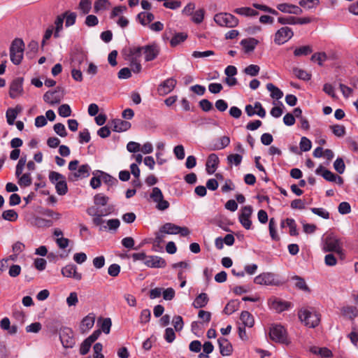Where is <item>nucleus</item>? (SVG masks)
<instances>
[{"instance_id": "nucleus-12", "label": "nucleus", "mask_w": 358, "mask_h": 358, "mask_svg": "<svg viewBox=\"0 0 358 358\" xmlns=\"http://www.w3.org/2000/svg\"><path fill=\"white\" fill-rule=\"evenodd\" d=\"M61 272L64 277L73 278L78 281H80L83 278L82 273L77 271V266L74 264L65 266L62 268Z\"/></svg>"}, {"instance_id": "nucleus-36", "label": "nucleus", "mask_w": 358, "mask_h": 358, "mask_svg": "<svg viewBox=\"0 0 358 358\" xmlns=\"http://www.w3.org/2000/svg\"><path fill=\"white\" fill-rule=\"evenodd\" d=\"M344 316L352 320L358 315V310L355 306L343 307L341 310Z\"/></svg>"}, {"instance_id": "nucleus-24", "label": "nucleus", "mask_w": 358, "mask_h": 358, "mask_svg": "<svg viewBox=\"0 0 358 358\" xmlns=\"http://www.w3.org/2000/svg\"><path fill=\"white\" fill-rule=\"evenodd\" d=\"M95 322V317L93 314H90L85 317L80 324V331L85 333L92 328Z\"/></svg>"}, {"instance_id": "nucleus-61", "label": "nucleus", "mask_w": 358, "mask_h": 358, "mask_svg": "<svg viewBox=\"0 0 358 358\" xmlns=\"http://www.w3.org/2000/svg\"><path fill=\"white\" fill-rule=\"evenodd\" d=\"M120 225V222L118 219H110L106 222V230L116 231Z\"/></svg>"}, {"instance_id": "nucleus-34", "label": "nucleus", "mask_w": 358, "mask_h": 358, "mask_svg": "<svg viewBox=\"0 0 358 358\" xmlns=\"http://www.w3.org/2000/svg\"><path fill=\"white\" fill-rule=\"evenodd\" d=\"M266 89L271 92V96L273 99L278 100L283 96V92L273 83H268Z\"/></svg>"}, {"instance_id": "nucleus-29", "label": "nucleus", "mask_w": 358, "mask_h": 358, "mask_svg": "<svg viewBox=\"0 0 358 358\" xmlns=\"http://www.w3.org/2000/svg\"><path fill=\"white\" fill-rule=\"evenodd\" d=\"M233 11L237 15L245 17H254L259 14V13L257 10L250 7L237 8H235Z\"/></svg>"}, {"instance_id": "nucleus-43", "label": "nucleus", "mask_w": 358, "mask_h": 358, "mask_svg": "<svg viewBox=\"0 0 358 358\" xmlns=\"http://www.w3.org/2000/svg\"><path fill=\"white\" fill-rule=\"evenodd\" d=\"M205 15L203 8H200L192 13V20L196 24H200L203 22Z\"/></svg>"}, {"instance_id": "nucleus-19", "label": "nucleus", "mask_w": 358, "mask_h": 358, "mask_svg": "<svg viewBox=\"0 0 358 358\" xmlns=\"http://www.w3.org/2000/svg\"><path fill=\"white\" fill-rule=\"evenodd\" d=\"M277 8L282 13L294 15H301L303 13L299 6L291 3H280L277 6Z\"/></svg>"}, {"instance_id": "nucleus-64", "label": "nucleus", "mask_w": 358, "mask_h": 358, "mask_svg": "<svg viewBox=\"0 0 358 358\" xmlns=\"http://www.w3.org/2000/svg\"><path fill=\"white\" fill-rule=\"evenodd\" d=\"M348 337L353 345H357L358 342V329L355 327H352V331L348 335Z\"/></svg>"}, {"instance_id": "nucleus-30", "label": "nucleus", "mask_w": 358, "mask_h": 358, "mask_svg": "<svg viewBox=\"0 0 358 358\" xmlns=\"http://www.w3.org/2000/svg\"><path fill=\"white\" fill-rule=\"evenodd\" d=\"M209 299L206 293H201L194 299L193 306L195 308H201L205 307Z\"/></svg>"}, {"instance_id": "nucleus-54", "label": "nucleus", "mask_w": 358, "mask_h": 358, "mask_svg": "<svg viewBox=\"0 0 358 358\" xmlns=\"http://www.w3.org/2000/svg\"><path fill=\"white\" fill-rule=\"evenodd\" d=\"M294 73L298 78L303 80H309L311 78V75L303 69H294Z\"/></svg>"}, {"instance_id": "nucleus-20", "label": "nucleus", "mask_w": 358, "mask_h": 358, "mask_svg": "<svg viewBox=\"0 0 358 358\" xmlns=\"http://www.w3.org/2000/svg\"><path fill=\"white\" fill-rule=\"evenodd\" d=\"M219 164V158L216 154H210L207 159L206 164V171L208 174H213L217 169Z\"/></svg>"}, {"instance_id": "nucleus-17", "label": "nucleus", "mask_w": 358, "mask_h": 358, "mask_svg": "<svg viewBox=\"0 0 358 358\" xmlns=\"http://www.w3.org/2000/svg\"><path fill=\"white\" fill-rule=\"evenodd\" d=\"M142 52V47H130L124 50V58L129 62L139 61Z\"/></svg>"}, {"instance_id": "nucleus-45", "label": "nucleus", "mask_w": 358, "mask_h": 358, "mask_svg": "<svg viewBox=\"0 0 358 358\" xmlns=\"http://www.w3.org/2000/svg\"><path fill=\"white\" fill-rule=\"evenodd\" d=\"M2 217L6 220L13 222L17 219L18 215L14 210H6L3 212Z\"/></svg>"}, {"instance_id": "nucleus-38", "label": "nucleus", "mask_w": 358, "mask_h": 358, "mask_svg": "<svg viewBox=\"0 0 358 358\" xmlns=\"http://www.w3.org/2000/svg\"><path fill=\"white\" fill-rule=\"evenodd\" d=\"M18 185L20 187H29L32 183V178L31 176V173H25L22 174L19 178L17 181Z\"/></svg>"}, {"instance_id": "nucleus-1", "label": "nucleus", "mask_w": 358, "mask_h": 358, "mask_svg": "<svg viewBox=\"0 0 358 358\" xmlns=\"http://www.w3.org/2000/svg\"><path fill=\"white\" fill-rule=\"evenodd\" d=\"M322 250L324 252H334L338 255L343 253V243L334 233L327 234L322 238Z\"/></svg>"}, {"instance_id": "nucleus-13", "label": "nucleus", "mask_w": 358, "mask_h": 358, "mask_svg": "<svg viewBox=\"0 0 358 358\" xmlns=\"http://www.w3.org/2000/svg\"><path fill=\"white\" fill-rule=\"evenodd\" d=\"M145 55V60L150 62L154 60L159 53V48L155 44H150L142 47Z\"/></svg>"}, {"instance_id": "nucleus-48", "label": "nucleus", "mask_w": 358, "mask_h": 358, "mask_svg": "<svg viewBox=\"0 0 358 358\" xmlns=\"http://www.w3.org/2000/svg\"><path fill=\"white\" fill-rule=\"evenodd\" d=\"M64 19V16L59 15V16H57V17L56 18V20L55 21V29L54 36L55 38L59 37V33L63 28Z\"/></svg>"}, {"instance_id": "nucleus-59", "label": "nucleus", "mask_w": 358, "mask_h": 358, "mask_svg": "<svg viewBox=\"0 0 358 358\" xmlns=\"http://www.w3.org/2000/svg\"><path fill=\"white\" fill-rule=\"evenodd\" d=\"M334 168L338 173H343L345 169V165L343 159L337 158L334 163Z\"/></svg>"}, {"instance_id": "nucleus-6", "label": "nucleus", "mask_w": 358, "mask_h": 358, "mask_svg": "<svg viewBox=\"0 0 358 358\" xmlns=\"http://www.w3.org/2000/svg\"><path fill=\"white\" fill-rule=\"evenodd\" d=\"M294 36L292 29L288 27H282L278 29L274 36V42L278 45H282L291 39Z\"/></svg>"}, {"instance_id": "nucleus-21", "label": "nucleus", "mask_w": 358, "mask_h": 358, "mask_svg": "<svg viewBox=\"0 0 358 358\" xmlns=\"http://www.w3.org/2000/svg\"><path fill=\"white\" fill-rule=\"evenodd\" d=\"M220 352L222 356H229L233 351L232 345L225 338H220L217 340Z\"/></svg>"}, {"instance_id": "nucleus-27", "label": "nucleus", "mask_w": 358, "mask_h": 358, "mask_svg": "<svg viewBox=\"0 0 358 358\" xmlns=\"http://www.w3.org/2000/svg\"><path fill=\"white\" fill-rule=\"evenodd\" d=\"M315 173L318 175H322V176L329 182H334L336 180V175L332 173L331 171L325 169L322 166H320L315 171Z\"/></svg>"}, {"instance_id": "nucleus-23", "label": "nucleus", "mask_w": 358, "mask_h": 358, "mask_svg": "<svg viewBox=\"0 0 358 358\" xmlns=\"http://www.w3.org/2000/svg\"><path fill=\"white\" fill-rule=\"evenodd\" d=\"M271 308L275 310L276 312L280 313L287 309L288 303L282 301L277 298L271 299L268 301Z\"/></svg>"}, {"instance_id": "nucleus-2", "label": "nucleus", "mask_w": 358, "mask_h": 358, "mask_svg": "<svg viewBox=\"0 0 358 358\" xmlns=\"http://www.w3.org/2000/svg\"><path fill=\"white\" fill-rule=\"evenodd\" d=\"M24 43L21 38H15L13 41L10 47V57L11 62L18 65L23 59Z\"/></svg>"}, {"instance_id": "nucleus-26", "label": "nucleus", "mask_w": 358, "mask_h": 358, "mask_svg": "<svg viewBox=\"0 0 358 358\" xmlns=\"http://www.w3.org/2000/svg\"><path fill=\"white\" fill-rule=\"evenodd\" d=\"M258 43V40L254 38L243 39L241 41V45L243 46L245 52H252Z\"/></svg>"}, {"instance_id": "nucleus-16", "label": "nucleus", "mask_w": 358, "mask_h": 358, "mask_svg": "<svg viewBox=\"0 0 358 358\" xmlns=\"http://www.w3.org/2000/svg\"><path fill=\"white\" fill-rule=\"evenodd\" d=\"M90 167L88 164H83L75 172L70 173L68 178L69 180L76 181L79 178H87L90 176Z\"/></svg>"}, {"instance_id": "nucleus-47", "label": "nucleus", "mask_w": 358, "mask_h": 358, "mask_svg": "<svg viewBox=\"0 0 358 358\" xmlns=\"http://www.w3.org/2000/svg\"><path fill=\"white\" fill-rule=\"evenodd\" d=\"M243 157L239 154H231L227 156V162L229 164L238 166L242 162Z\"/></svg>"}, {"instance_id": "nucleus-52", "label": "nucleus", "mask_w": 358, "mask_h": 358, "mask_svg": "<svg viewBox=\"0 0 358 358\" xmlns=\"http://www.w3.org/2000/svg\"><path fill=\"white\" fill-rule=\"evenodd\" d=\"M327 59V56L325 52H318L313 55L310 59L313 62H317L320 66H322L323 62H325Z\"/></svg>"}, {"instance_id": "nucleus-56", "label": "nucleus", "mask_w": 358, "mask_h": 358, "mask_svg": "<svg viewBox=\"0 0 358 358\" xmlns=\"http://www.w3.org/2000/svg\"><path fill=\"white\" fill-rule=\"evenodd\" d=\"M299 146L303 152H307L311 149L312 143L308 138L303 136L301 138Z\"/></svg>"}, {"instance_id": "nucleus-46", "label": "nucleus", "mask_w": 358, "mask_h": 358, "mask_svg": "<svg viewBox=\"0 0 358 358\" xmlns=\"http://www.w3.org/2000/svg\"><path fill=\"white\" fill-rule=\"evenodd\" d=\"M71 109L69 104H62L58 108V113L61 117H67L71 115Z\"/></svg>"}, {"instance_id": "nucleus-63", "label": "nucleus", "mask_w": 358, "mask_h": 358, "mask_svg": "<svg viewBox=\"0 0 358 358\" xmlns=\"http://www.w3.org/2000/svg\"><path fill=\"white\" fill-rule=\"evenodd\" d=\"M42 325L40 322H34L26 327L28 333H38L41 330Z\"/></svg>"}, {"instance_id": "nucleus-22", "label": "nucleus", "mask_w": 358, "mask_h": 358, "mask_svg": "<svg viewBox=\"0 0 358 358\" xmlns=\"http://www.w3.org/2000/svg\"><path fill=\"white\" fill-rule=\"evenodd\" d=\"M113 130L116 132L127 131L131 127V123L121 119H115L112 121Z\"/></svg>"}, {"instance_id": "nucleus-42", "label": "nucleus", "mask_w": 358, "mask_h": 358, "mask_svg": "<svg viewBox=\"0 0 358 358\" xmlns=\"http://www.w3.org/2000/svg\"><path fill=\"white\" fill-rule=\"evenodd\" d=\"M319 3H320L319 0H300L299 2V4L301 7H303L307 10L312 9V8L317 7L319 5Z\"/></svg>"}, {"instance_id": "nucleus-35", "label": "nucleus", "mask_w": 358, "mask_h": 358, "mask_svg": "<svg viewBox=\"0 0 358 358\" xmlns=\"http://www.w3.org/2000/svg\"><path fill=\"white\" fill-rule=\"evenodd\" d=\"M240 302L238 300H231L224 307V313L231 315L238 309Z\"/></svg>"}, {"instance_id": "nucleus-58", "label": "nucleus", "mask_w": 358, "mask_h": 358, "mask_svg": "<svg viewBox=\"0 0 358 358\" xmlns=\"http://www.w3.org/2000/svg\"><path fill=\"white\" fill-rule=\"evenodd\" d=\"M285 222L287 225L289 227V234L291 236H296L298 235V231L296 229V224L295 221L292 218H287L285 220Z\"/></svg>"}, {"instance_id": "nucleus-9", "label": "nucleus", "mask_w": 358, "mask_h": 358, "mask_svg": "<svg viewBox=\"0 0 358 358\" xmlns=\"http://www.w3.org/2000/svg\"><path fill=\"white\" fill-rule=\"evenodd\" d=\"M59 338L62 345L65 348H73L76 344L73 331L68 327H64L61 329Z\"/></svg>"}, {"instance_id": "nucleus-28", "label": "nucleus", "mask_w": 358, "mask_h": 358, "mask_svg": "<svg viewBox=\"0 0 358 358\" xmlns=\"http://www.w3.org/2000/svg\"><path fill=\"white\" fill-rule=\"evenodd\" d=\"M230 143V138L227 136H224L219 138L217 142L211 145V150H222L227 147Z\"/></svg>"}, {"instance_id": "nucleus-39", "label": "nucleus", "mask_w": 358, "mask_h": 358, "mask_svg": "<svg viewBox=\"0 0 358 358\" xmlns=\"http://www.w3.org/2000/svg\"><path fill=\"white\" fill-rule=\"evenodd\" d=\"M313 52V48L310 45H303L296 48L294 51V55L296 57L306 56Z\"/></svg>"}, {"instance_id": "nucleus-32", "label": "nucleus", "mask_w": 358, "mask_h": 358, "mask_svg": "<svg viewBox=\"0 0 358 358\" xmlns=\"http://www.w3.org/2000/svg\"><path fill=\"white\" fill-rule=\"evenodd\" d=\"M187 38V34L185 32L175 33L170 41L171 46L176 47Z\"/></svg>"}, {"instance_id": "nucleus-44", "label": "nucleus", "mask_w": 358, "mask_h": 358, "mask_svg": "<svg viewBox=\"0 0 358 358\" xmlns=\"http://www.w3.org/2000/svg\"><path fill=\"white\" fill-rule=\"evenodd\" d=\"M57 193L59 195H64L68 192V187L66 182V178H64V180L62 181H59V182H57L55 185Z\"/></svg>"}, {"instance_id": "nucleus-50", "label": "nucleus", "mask_w": 358, "mask_h": 358, "mask_svg": "<svg viewBox=\"0 0 358 358\" xmlns=\"http://www.w3.org/2000/svg\"><path fill=\"white\" fill-rule=\"evenodd\" d=\"M260 71V68L258 65L256 64H250L248 66L244 69V73L247 75H249L250 76H257Z\"/></svg>"}, {"instance_id": "nucleus-8", "label": "nucleus", "mask_w": 358, "mask_h": 358, "mask_svg": "<svg viewBox=\"0 0 358 358\" xmlns=\"http://www.w3.org/2000/svg\"><path fill=\"white\" fill-rule=\"evenodd\" d=\"M254 282L261 285H277L279 280L275 278L273 273H263L256 276Z\"/></svg>"}, {"instance_id": "nucleus-5", "label": "nucleus", "mask_w": 358, "mask_h": 358, "mask_svg": "<svg viewBox=\"0 0 358 358\" xmlns=\"http://www.w3.org/2000/svg\"><path fill=\"white\" fill-rule=\"evenodd\" d=\"M150 198L156 203V208L159 210H165L169 207V203L164 199L163 194L159 187H153Z\"/></svg>"}, {"instance_id": "nucleus-18", "label": "nucleus", "mask_w": 358, "mask_h": 358, "mask_svg": "<svg viewBox=\"0 0 358 358\" xmlns=\"http://www.w3.org/2000/svg\"><path fill=\"white\" fill-rule=\"evenodd\" d=\"M144 264L150 268H164L166 266L165 259L155 255L147 256Z\"/></svg>"}, {"instance_id": "nucleus-40", "label": "nucleus", "mask_w": 358, "mask_h": 358, "mask_svg": "<svg viewBox=\"0 0 358 358\" xmlns=\"http://www.w3.org/2000/svg\"><path fill=\"white\" fill-rule=\"evenodd\" d=\"M179 226L173 223H166L162 227V231L165 232L166 234H178Z\"/></svg>"}, {"instance_id": "nucleus-33", "label": "nucleus", "mask_w": 358, "mask_h": 358, "mask_svg": "<svg viewBox=\"0 0 358 358\" xmlns=\"http://www.w3.org/2000/svg\"><path fill=\"white\" fill-rule=\"evenodd\" d=\"M240 320L245 327H252L255 323L253 316L248 311H243L241 314Z\"/></svg>"}, {"instance_id": "nucleus-15", "label": "nucleus", "mask_w": 358, "mask_h": 358, "mask_svg": "<svg viewBox=\"0 0 358 358\" xmlns=\"http://www.w3.org/2000/svg\"><path fill=\"white\" fill-rule=\"evenodd\" d=\"M177 81L176 79L171 78L162 82L157 88L158 94L160 96H164L173 90L176 85Z\"/></svg>"}, {"instance_id": "nucleus-14", "label": "nucleus", "mask_w": 358, "mask_h": 358, "mask_svg": "<svg viewBox=\"0 0 358 358\" xmlns=\"http://www.w3.org/2000/svg\"><path fill=\"white\" fill-rule=\"evenodd\" d=\"M59 87L54 91H48L43 95V100L47 103L53 106L60 103L63 99V94L59 93Z\"/></svg>"}, {"instance_id": "nucleus-4", "label": "nucleus", "mask_w": 358, "mask_h": 358, "mask_svg": "<svg viewBox=\"0 0 358 358\" xmlns=\"http://www.w3.org/2000/svg\"><path fill=\"white\" fill-rule=\"evenodd\" d=\"M214 21L220 27L234 28L238 24V20L229 13H220L214 16Z\"/></svg>"}, {"instance_id": "nucleus-49", "label": "nucleus", "mask_w": 358, "mask_h": 358, "mask_svg": "<svg viewBox=\"0 0 358 358\" xmlns=\"http://www.w3.org/2000/svg\"><path fill=\"white\" fill-rule=\"evenodd\" d=\"M109 198L103 194H97L94 197V204L96 206H104L107 204Z\"/></svg>"}, {"instance_id": "nucleus-3", "label": "nucleus", "mask_w": 358, "mask_h": 358, "mask_svg": "<svg viewBox=\"0 0 358 358\" xmlns=\"http://www.w3.org/2000/svg\"><path fill=\"white\" fill-rule=\"evenodd\" d=\"M299 317L304 324L310 328L317 327L320 321V316L314 310L301 309L299 312Z\"/></svg>"}, {"instance_id": "nucleus-10", "label": "nucleus", "mask_w": 358, "mask_h": 358, "mask_svg": "<svg viewBox=\"0 0 358 358\" xmlns=\"http://www.w3.org/2000/svg\"><path fill=\"white\" fill-rule=\"evenodd\" d=\"M252 214V207L251 206H245L242 208L238 220L243 227L246 229H250L252 226L250 217Z\"/></svg>"}, {"instance_id": "nucleus-37", "label": "nucleus", "mask_w": 358, "mask_h": 358, "mask_svg": "<svg viewBox=\"0 0 358 358\" xmlns=\"http://www.w3.org/2000/svg\"><path fill=\"white\" fill-rule=\"evenodd\" d=\"M138 19L143 25H146L154 20V15L151 13L141 12L138 15Z\"/></svg>"}, {"instance_id": "nucleus-25", "label": "nucleus", "mask_w": 358, "mask_h": 358, "mask_svg": "<svg viewBox=\"0 0 358 358\" xmlns=\"http://www.w3.org/2000/svg\"><path fill=\"white\" fill-rule=\"evenodd\" d=\"M86 60L87 55L83 51L77 50L72 55V66L79 67Z\"/></svg>"}, {"instance_id": "nucleus-53", "label": "nucleus", "mask_w": 358, "mask_h": 358, "mask_svg": "<svg viewBox=\"0 0 358 358\" xmlns=\"http://www.w3.org/2000/svg\"><path fill=\"white\" fill-rule=\"evenodd\" d=\"M64 178L63 175L56 171H50L49 173V180L55 185H56L57 182H59V181L64 180Z\"/></svg>"}, {"instance_id": "nucleus-51", "label": "nucleus", "mask_w": 358, "mask_h": 358, "mask_svg": "<svg viewBox=\"0 0 358 358\" xmlns=\"http://www.w3.org/2000/svg\"><path fill=\"white\" fill-rule=\"evenodd\" d=\"M330 129H331L333 134L338 137H342L345 134V128L343 125H331L330 126Z\"/></svg>"}, {"instance_id": "nucleus-31", "label": "nucleus", "mask_w": 358, "mask_h": 358, "mask_svg": "<svg viewBox=\"0 0 358 358\" xmlns=\"http://www.w3.org/2000/svg\"><path fill=\"white\" fill-rule=\"evenodd\" d=\"M292 280L295 281L294 285L297 289H299L303 292H310V288L308 287L305 280L303 278H301L299 275H294L292 278Z\"/></svg>"}, {"instance_id": "nucleus-57", "label": "nucleus", "mask_w": 358, "mask_h": 358, "mask_svg": "<svg viewBox=\"0 0 358 358\" xmlns=\"http://www.w3.org/2000/svg\"><path fill=\"white\" fill-rule=\"evenodd\" d=\"M108 4V1L107 0H96L94 4V11L97 13L100 10H105Z\"/></svg>"}, {"instance_id": "nucleus-7", "label": "nucleus", "mask_w": 358, "mask_h": 358, "mask_svg": "<svg viewBox=\"0 0 358 358\" xmlns=\"http://www.w3.org/2000/svg\"><path fill=\"white\" fill-rule=\"evenodd\" d=\"M269 336L272 341L278 343H285L287 339L286 331L280 324L273 325L270 328Z\"/></svg>"}, {"instance_id": "nucleus-11", "label": "nucleus", "mask_w": 358, "mask_h": 358, "mask_svg": "<svg viewBox=\"0 0 358 358\" xmlns=\"http://www.w3.org/2000/svg\"><path fill=\"white\" fill-rule=\"evenodd\" d=\"M23 78H17L13 80L10 85L9 95L12 99H16L21 96L23 92Z\"/></svg>"}, {"instance_id": "nucleus-60", "label": "nucleus", "mask_w": 358, "mask_h": 358, "mask_svg": "<svg viewBox=\"0 0 358 358\" xmlns=\"http://www.w3.org/2000/svg\"><path fill=\"white\" fill-rule=\"evenodd\" d=\"M53 128L55 132L61 137H66L67 136L66 128L63 124L57 123L54 125Z\"/></svg>"}, {"instance_id": "nucleus-55", "label": "nucleus", "mask_w": 358, "mask_h": 358, "mask_svg": "<svg viewBox=\"0 0 358 358\" xmlns=\"http://www.w3.org/2000/svg\"><path fill=\"white\" fill-rule=\"evenodd\" d=\"M163 6L171 10H176L181 6V1L178 0H164Z\"/></svg>"}, {"instance_id": "nucleus-62", "label": "nucleus", "mask_w": 358, "mask_h": 358, "mask_svg": "<svg viewBox=\"0 0 358 358\" xmlns=\"http://www.w3.org/2000/svg\"><path fill=\"white\" fill-rule=\"evenodd\" d=\"M91 5L90 0H80L79 7L84 14H87L90 11Z\"/></svg>"}, {"instance_id": "nucleus-41", "label": "nucleus", "mask_w": 358, "mask_h": 358, "mask_svg": "<svg viewBox=\"0 0 358 358\" xmlns=\"http://www.w3.org/2000/svg\"><path fill=\"white\" fill-rule=\"evenodd\" d=\"M19 111L20 110H17V108H8L7 110L6 115L8 124L13 125L14 124Z\"/></svg>"}]
</instances>
